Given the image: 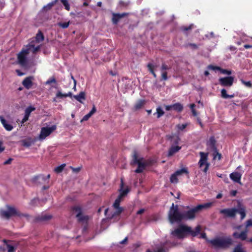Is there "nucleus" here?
I'll list each match as a JSON object with an SVG mask.
<instances>
[{
	"mask_svg": "<svg viewBox=\"0 0 252 252\" xmlns=\"http://www.w3.org/2000/svg\"><path fill=\"white\" fill-rule=\"evenodd\" d=\"M200 238H203L206 241L211 244L215 249H226L233 245V240L230 237H217L215 239L209 240L205 232L200 235Z\"/></svg>",
	"mask_w": 252,
	"mask_h": 252,
	"instance_id": "obj_1",
	"label": "nucleus"
},
{
	"mask_svg": "<svg viewBox=\"0 0 252 252\" xmlns=\"http://www.w3.org/2000/svg\"><path fill=\"white\" fill-rule=\"evenodd\" d=\"M168 218L171 223H179L189 219V210L181 211L177 205L172 203L168 213Z\"/></svg>",
	"mask_w": 252,
	"mask_h": 252,
	"instance_id": "obj_2",
	"label": "nucleus"
},
{
	"mask_svg": "<svg viewBox=\"0 0 252 252\" xmlns=\"http://www.w3.org/2000/svg\"><path fill=\"white\" fill-rule=\"evenodd\" d=\"M35 42L34 40L32 41L18 54V63L21 66H26L27 65V56L31 52L35 54L39 50L40 46L39 45L35 46Z\"/></svg>",
	"mask_w": 252,
	"mask_h": 252,
	"instance_id": "obj_3",
	"label": "nucleus"
},
{
	"mask_svg": "<svg viewBox=\"0 0 252 252\" xmlns=\"http://www.w3.org/2000/svg\"><path fill=\"white\" fill-rule=\"evenodd\" d=\"M7 210L6 211L1 210L0 211V215L2 217L6 219L9 218L12 216H17L20 217H25L29 219V215L27 214H22L17 211L15 208L7 206Z\"/></svg>",
	"mask_w": 252,
	"mask_h": 252,
	"instance_id": "obj_4",
	"label": "nucleus"
},
{
	"mask_svg": "<svg viewBox=\"0 0 252 252\" xmlns=\"http://www.w3.org/2000/svg\"><path fill=\"white\" fill-rule=\"evenodd\" d=\"M135 164L138 165V168L135 170V172L140 173L143 172L145 167L149 164V163L143 158H138L136 154L135 153L133 156L131 164Z\"/></svg>",
	"mask_w": 252,
	"mask_h": 252,
	"instance_id": "obj_5",
	"label": "nucleus"
},
{
	"mask_svg": "<svg viewBox=\"0 0 252 252\" xmlns=\"http://www.w3.org/2000/svg\"><path fill=\"white\" fill-rule=\"evenodd\" d=\"M189 233V227L184 225H180L178 228L172 231L171 233L174 237L182 239Z\"/></svg>",
	"mask_w": 252,
	"mask_h": 252,
	"instance_id": "obj_6",
	"label": "nucleus"
},
{
	"mask_svg": "<svg viewBox=\"0 0 252 252\" xmlns=\"http://www.w3.org/2000/svg\"><path fill=\"white\" fill-rule=\"evenodd\" d=\"M212 204V202H207L202 204H199L192 208H190V220L193 219L195 218V214L198 213L202 210L210 208Z\"/></svg>",
	"mask_w": 252,
	"mask_h": 252,
	"instance_id": "obj_7",
	"label": "nucleus"
},
{
	"mask_svg": "<svg viewBox=\"0 0 252 252\" xmlns=\"http://www.w3.org/2000/svg\"><path fill=\"white\" fill-rule=\"evenodd\" d=\"M188 170L187 168H183L180 170H178L173 174L170 178V182L172 183L176 184L178 182V180L182 177L188 176Z\"/></svg>",
	"mask_w": 252,
	"mask_h": 252,
	"instance_id": "obj_8",
	"label": "nucleus"
},
{
	"mask_svg": "<svg viewBox=\"0 0 252 252\" xmlns=\"http://www.w3.org/2000/svg\"><path fill=\"white\" fill-rule=\"evenodd\" d=\"M124 186V182L123 179H121V189L120 191L121 193L119 195L118 197L115 200V202L113 204V207L115 209H118L119 208H122L120 207V202L124 196L126 195V194L128 192L129 189H125L123 190V188Z\"/></svg>",
	"mask_w": 252,
	"mask_h": 252,
	"instance_id": "obj_9",
	"label": "nucleus"
},
{
	"mask_svg": "<svg viewBox=\"0 0 252 252\" xmlns=\"http://www.w3.org/2000/svg\"><path fill=\"white\" fill-rule=\"evenodd\" d=\"M200 159L199 161V164L200 168H202L204 166V168L202 169L204 172H206L208 169L210 164L207 162L208 153L204 152H200Z\"/></svg>",
	"mask_w": 252,
	"mask_h": 252,
	"instance_id": "obj_10",
	"label": "nucleus"
},
{
	"mask_svg": "<svg viewBox=\"0 0 252 252\" xmlns=\"http://www.w3.org/2000/svg\"><path fill=\"white\" fill-rule=\"evenodd\" d=\"M56 128L57 126L55 125H53L50 127L47 126L42 127L39 135V139L41 140L44 139L46 137L53 132Z\"/></svg>",
	"mask_w": 252,
	"mask_h": 252,
	"instance_id": "obj_11",
	"label": "nucleus"
},
{
	"mask_svg": "<svg viewBox=\"0 0 252 252\" xmlns=\"http://www.w3.org/2000/svg\"><path fill=\"white\" fill-rule=\"evenodd\" d=\"M73 212L76 214V217L79 222L83 223L87 222L89 219L88 216L82 214L81 208L79 206H75L73 209Z\"/></svg>",
	"mask_w": 252,
	"mask_h": 252,
	"instance_id": "obj_12",
	"label": "nucleus"
},
{
	"mask_svg": "<svg viewBox=\"0 0 252 252\" xmlns=\"http://www.w3.org/2000/svg\"><path fill=\"white\" fill-rule=\"evenodd\" d=\"M219 81L221 86L230 87L232 86L233 84L234 77L232 76H227L220 78Z\"/></svg>",
	"mask_w": 252,
	"mask_h": 252,
	"instance_id": "obj_13",
	"label": "nucleus"
},
{
	"mask_svg": "<svg viewBox=\"0 0 252 252\" xmlns=\"http://www.w3.org/2000/svg\"><path fill=\"white\" fill-rule=\"evenodd\" d=\"M220 213L223 215L224 218H234L237 213V209L233 208L221 209L220 211Z\"/></svg>",
	"mask_w": 252,
	"mask_h": 252,
	"instance_id": "obj_14",
	"label": "nucleus"
},
{
	"mask_svg": "<svg viewBox=\"0 0 252 252\" xmlns=\"http://www.w3.org/2000/svg\"><path fill=\"white\" fill-rule=\"evenodd\" d=\"M195 106L196 105L193 103L190 104V110L191 111L192 116L193 117L194 120L196 121L201 127H203V124L199 117V113L196 110Z\"/></svg>",
	"mask_w": 252,
	"mask_h": 252,
	"instance_id": "obj_15",
	"label": "nucleus"
},
{
	"mask_svg": "<svg viewBox=\"0 0 252 252\" xmlns=\"http://www.w3.org/2000/svg\"><path fill=\"white\" fill-rule=\"evenodd\" d=\"M123 211V208H119L118 209H116V211L112 213L111 215L108 216L107 219L112 222H116L118 221L120 219V215Z\"/></svg>",
	"mask_w": 252,
	"mask_h": 252,
	"instance_id": "obj_16",
	"label": "nucleus"
},
{
	"mask_svg": "<svg viewBox=\"0 0 252 252\" xmlns=\"http://www.w3.org/2000/svg\"><path fill=\"white\" fill-rule=\"evenodd\" d=\"M216 140L215 137L211 136L207 142V146L210 148L214 152H217Z\"/></svg>",
	"mask_w": 252,
	"mask_h": 252,
	"instance_id": "obj_17",
	"label": "nucleus"
},
{
	"mask_svg": "<svg viewBox=\"0 0 252 252\" xmlns=\"http://www.w3.org/2000/svg\"><path fill=\"white\" fill-rule=\"evenodd\" d=\"M183 106L179 103H176L172 105H166L165 109L167 111L174 110L177 112H180L183 110Z\"/></svg>",
	"mask_w": 252,
	"mask_h": 252,
	"instance_id": "obj_18",
	"label": "nucleus"
},
{
	"mask_svg": "<svg viewBox=\"0 0 252 252\" xmlns=\"http://www.w3.org/2000/svg\"><path fill=\"white\" fill-rule=\"evenodd\" d=\"M33 77L29 76L25 78L22 81V85L27 89H30L33 85Z\"/></svg>",
	"mask_w": 252,
	"mask_h": 252,
	"instance_id": "obj_19",
	"label": "nucleus"
},
{
	"mask_svg": "<svg viewBox=\"0 0 252 252\" xmlns=\"http://www.w3.org/2000/svg\"><path fill=\"white\" fill-rule=\"evenodd\" d=\"M208 68L210 69H212L213 70H217L220 71V72L224 74H227V75H230L232 73V72L231 70H229L225 69H222L221 67L219 66H214L213 65H209L208 66Z\"/></svg>",
	"mask_w": 252,
	"mask_h": 252,
	"instance_id": "obj_20",
	"label": "nucleus"
},
{
	"mask_svg": "<svg viewBox=\"0 0 252 252\" xmlns=\"http://www.w3.org/2000/svg\"><path fill=\"white\" fill-rule=\"evenodd\" d=\"M241 174L238 172H234L230 174V178L234 182L241 184Z\"/></svg>",
	"mask_w": 252,
	"mask_h": 252,
	"instance_id": "obj_21",
	"label": "nucleus"
},
{
	"mask_svg": "<svg viewBox=\"0 0 252 252\" xmlns=\"http://www.w3.org/2000/svg\"><path fill=\"white\" fill-rule=\"evenodd\" d=\"M52 218V215L49 214H42L36 218L37 221L46 222L50 220Z\"/></svg>",
	"mask_w": 252,
	"mask_h": 252,
	"instance_id": "obj_22",
	"label": "nucleus"
},
{
	"mask_svg": "<svg viewBox=\"0 0 252 252\" xmlns=\"http://www.w3.org/2000/svg\"><path fill=\"white\" fill-rule=\"evenodd\" d=\"M34 181L39 184H45L47 183V178H45V176L43 175H40L34 178Z\"/></svg>",
	"mask_w": 252,
	"mask_h": 252,
	"instance_id": "obj_23",
	"label": "nucleus"
},
{
	"mask_svg": "<svg viewBox=\"0 0 252 252\" xmlns=\"http://www.w3.org/2000/svg\"><path fill=\"white\" fill-rule=\"evenodd\" d=\"M0 120L2 125L6 130L8 131H11L12 130L13 128V126L11 125L8 124L6 120L3 118V117L0 116Z\"/></svg>",
	"mask_w": 252,
	"mask_h": 252,
	"instance_id": "obj_24",
	"label": "nucleus"
},
{
	"mask_svg": "<svg viewBox=\"0 0 252 252\" xmlns=\"http://www.w3.org/2000/svg\"><path fill=\"white\" fill-rule=\"evenodd\" d=\"M181 147L178 146H172L171 148L169 149L168 157H171L177 153L180 149Z\"/></svg>",
	"mask_w": 252,
	"mask_h": 252,
	"instance_id": "obj_25",
	"label": "nucleus"
},
{
	"mask_svg": "<svg viewBox=\"0 0 252 252\" xmlns=\"http://www.w3.org/2000/svg\"><path fill=\"white\" fill-rule=\"evenodd\" d=\"M200 230L201 226L200 225H197L194 229H192L190 227V235L192 237H195L200 234Z\"/></svg>",
	"mask_w": 252,
	"mask_h": 252,
	"instance_id": "obj_26",
	"label": "nucleus"
},
{
	"mask_svg": "<svg viewBox=\"0 0 252 252\" xmlns=\"http://www.w3.org/2000/svg\"><path fill=\"white\" fill-rule=\"evenodd\" d=\"M168 139L171 141V142L173 144H177L180 140L179 137L176 135H171L167 136Z\"/></svg>",
	"mask_w": 252,
	"mask_h": 252,
	"instance_id": "obj_27",
	"label": "nucleus"
},
{
	"mask_svg": "<svg viewBox=\"0 0 252 252\" xmlns=\"http://www.w3.org/2000/svg\"><path fill=\"white\" fill-rule=\"evenodd\" d=\"M73 97L77 101L82 103V100L85 99V93L83 92H81L78 95H74Z\"/></svg>",
	"mask_w": 252,
	"mask_h": 252,
	"instance_id": "obj_28",
	"label": "nucleus"
},
{
	"mask_svg": "<svg viewBox=\"0 0 252 252\" xmlns=\"http://www.w3.org/2000/svg\"><path fill=\"white\" fill-rule=\"evenodd\" d=\"M237 213L240 214L241 220H243L246 217V209L244 207H240L239 209H237Z\"/></svg>",
	"mask_w": 252,
	"mask_h": 252,
	"instance_id": "obj_29",
	"label": "nucleus"
},
{
	"mask_svg": "<svg viewBox=\"0 0 252 252\" xmlns=\"http://www.w3.org/2000/svg\"><path fill=\"white\" fill-rule=\"evenodd\" d=\"M248 232V230L247 228L245 230L242 231L239 235V239L242 241L246 240L247 238Z\"/></svg>",
	"mask_w": 252,
	"mask_h": 252,
	"instance_id": "obj_30",
	"label": "nucleus"
},
{
	"mask_svg": "<svg viewBox=\"0 0 252 252\" xmlns=\"http://www.w3.org/2000/svg\"><path fill=\"white\" fill-rule=\"evenodd\" d=\"M44 40V36L43 33L41 31H39L36 34L35 37V41L39 43Z\"/></svg>",
	"mask_w": 252,
	"mask_h": 252,
	"instance_id": "obj_31",
	"label": "nucleus"
},
{
	"mask_svg": "<svg viewBox=\"0 0 252 252\" xmlns=\"http://www.w3.org/2000/svg\"><path fill=\"white\" fill-rule=\"evenodd\" d=\"M56 96L57 97H60V98L66 97L67 96L71 97L72 93L71 92H69L67 94H62L61 92L59 91L56 94Z\"/></svg>",
	"mask_w": 252,
	"mask_h": 252,
	"instance_id": "obj_32",
	"label": "nucleus"
},
{
	"mask_svg": "<svg viewBox=\"0 0 252 252\" xmlns=\"http://www.w3.org/2000/svg\"><path fill=\"white\" fill-rule=\"evenodd\" d=\"M145 104V101L143 100H139L135 104V108L136 109H139L142 108Z\"/></svg>",
	"mask_w": 252,
	"mask_h": 252,
	"instance_id": "obj_33",
	"label": "nucleus"
},
{
	"mask_svg": "<svg viewBox=\"0 0 252 252\" xmlns=\"http://www.w3.org/2000/svg\"><path fill=\"white\" fill-rule=\"evenodd\" d=\"M34 110H35V108H34L33 107L29 106V107H27L25 111V115L29 117L31 112L32 111H34Z\"/></svg>",
	"mask_w": 252,
	"mask_h": 252,
	"instance_id": "obj_34",
	"label": "nucleus"
},
{
	"mask_svg": "<svg viewBox=\"0 0 252 252\" xmlns=\"http://www.w3.org/2000/svg\"><path fill=\"white\" fill-rule=\"evenodd\" d=\"M147 67L148 68V69L149 70V71L153 75L154 77L155 78H156L157 77V75L155 73L154 70H153V63H149L148 64H147Z\"/></svg>",
	"mask_w": 252,
	"mask_h": 252,
	"instance_id": "obj_35",
	"label": "nucleus"
},
{
	"mask_svg": "<svg viewBox=\"0 0 252 252\" xmlns=\"http://www.w3.org/2000/svg\"><path fill=\"white\" fill-rule=\"evenodd\" d=\"M233 252H246V251L242 248L241 244H238L234 248Z\"/></svg>",
	"mask_w": 252,
	"mask_h": 252,
	"instance_id": "obj_36",
	"label": "nucleus"
},
{
	"mask_svg": "<svg viewBox=\"0 0 252 252\" xmlns=\"http://www.w3.org/2000/svg\"><path fill=\"white\" fill-rule=\"evenodd\" d=\"M65 166V164H63L56 167L54 169V171L56 173H61L63 170Z\"/></svg>",
	"mask_w": 252,
	"mask_h": 252,
	"instance_id": "obj_37",
	"label": "nucleus"
},
{
	"mask_svg": "<svg viewBox=\"0 0 252 252\" xmlns=\"http://www.w3.org/2000/svg\"><path fill=\"white\" fill-rule=\"evenodd\" d=\"M57 0H55L54 1L49 3L47 5L44 6L43 8L46 10L50 9L53 6H54L57 2Z\"/></svg>",
	"mask_w": 252,
	"mask_h": 252,
	"instance_id": "obj_38",
	"label": "nucleus"
},
{
	"mask_svg": "<svg viewBox=\"0 0 252 252\" xmlns=\"http://www.w3.org/2000/svg\"><path fill=\"white\" fill-rule=\"evenodd\" d=\"M69 24H70L69 21H68L67 22H64V23L60 22V23H58V25L59 27L62 28L63 29H66L69 26Z\"/></svg>",
	"mask_w": 252,
	"mask_h": 252,
	"instance_id": "obj_39",
	"label": "nucleus"
},
{
	"mask_svg": "<svg viewBox=\"0 0 252 252\" xmlns=\"http://www.w3.org/2000/svg\"><path fill=\"white\" fill-rule=\"evenodd\" d=\"M63 4L64 6L65 9L67 11L70 10V5L67 0H60Z\"/></svg>",
	"mask_w": 252,
	"mask_h": 252,
	"instance_id": "obj_40",
	"label": "nucleus"
},
{
	"mask_svg": "<svg viewBox=\"0 0 252 252\" xmlns=\"http://www.w3.org/2000/svg\"><path fill=\"white\" fill-rule=\"evenodd\" d=\"M164 112L162 110V109L160 107H158L157 108L156 114H157V117L158 118H160L164 114Z\"/></svg>",
	"mask_w": 252,
	"mask_h": 252,
	"instance_id": "obj_41",
	"label": "nucleus"
},
{
	"mask_svg": "<svg viewBox=\"0 0 252 252\" xmlns=\"http://www.w3.org/2000/svg\"><path fill=\"white\" fill-rule=\"evenodd\" d=\"M221 96L223 98H228V94H227V91L225 89H222L221 90Z\"/></svg>",
	"mask_w": 252,
	"mask_h": 252,
	"instance_id": "obj_42",
	"label": "nucleus"
},
{
	"mask_svg": "<svg viewBox=\"0 0 252 252\" xmlns=\"http://www.w3.org/2000/svg\"><path fill=\"white\" fill-rule=\"evenodd\" d=\"M116 14H117V13H113L112 22L114 24H117L120 19V18H118V17L115 15Z\"/></svg>",
	"mask_w": 252,
	"mask_h": 252,
	"instance_id": "obj_43",
	"label": "nucleus"
},
{
	"mask_svg": "<svg viewBox=\"0 0 252 252\" xmlns=\"http://www.w3.org/2000/svg\"><path fill=\"white\" fill-rule=\"evenodd\" d=\"M6 246L7 248L8 252H14L16 250V248L15 247H14L13 246H12L8 244H6Z\"/></svg>",
	"mask_w": 252,
	"mask_h": 252,
	"instance_id": "obj_44",
	"label": "nucleus"
},
{
	"mask_svg": "<svg viewBox=\"0 0 252 252\" xmlns=\"http://www.w3.org/2000/svg\"><path fill=\"white\" fill-rule=\"evenodd\" d=\"M241 82L243 84L245 85L246 86L249 88L252 87V84L251 81H245L244 80H241Z\"/></svg>",
	"mask_w": 252,
	"mask_h": 252,
	"instance_id": "obj_45",
	"label": "nucleus"
},
{
	"mask_svg": "<svg viewBox=\"0 0 252 252\" xmlns=\"http://www.w3.org/2000/svg\"><path fill=\"white\" fill-rule=\"evenodd\" d=\"M23 145L25 147H30L32 145V142L31 141H28V140H23L22 141Z\"/></svg>",
	"mask_w": 252,
	"mask_h": 252,
	"instance_id": "obj_46",
	"label": "nucleus"
},
{
	"mask_svg": "<svg viewBox=\"0 0 252 252\" xmlns=\"http://www.w3.org/2000/svg\"><path fill=\"white\" fill-rule=\"evenodd\" d=\"M52 83H56V80L54 77H52L49 79L45 83L46 85H50Z\"/></svg>",
	"mask_w": 252,
	"mask_h": 252,
	"instance_id": "obj_47",
	"label": "nucleus"
},
{
	"mask_svg": "<svg viewBox=\"0 0 252 252\" xmlns=\"http://www.w3.org/2000/svg\"><path fill=\"white\" fill-rule=\"evenodd\" d=\"M214 158H218L219 160H220L221 158V155L219 153L217 150V152H214Z\"/></svg>",
	"mask_w": 252,
	"mask_h": 252,
	"instance_id": "obj_48",
	"label": "nucleus"
},
{
	"mask_svg": "<svg viewBox=\"0 0 252 252\" xmlns=\"http://www.w3.org/2000/svg\"><path fill=\"white\" fill-rule=\"evenodd\" d=\"M170 68V67L169 66H168L164 63H163L161 67V71H165V70L169 69Z\"/></svg>",
	"mask_w": 252,
	"mask_h": 252,
	"instance_id": "obj_49",
	"label": "nucleus"
},
{
	"mask_svg": "<svg viewBox=\"0 0 252 252\" xmlns=\"http://www.w3.org/2000/svg\"><path fill=\"white\" fill-rule=\"evenodd\" d=\"M161 77L162 79L164 80H167V73L166 71H161Z\"/></svg>",
	"mask_w": 252,
	"mask_h": 252,
	"instance_id": "obj_50",
	"label": "nucleus"
},
{
	"mask_svg": "<svg viewBox=\"0 0 252 252\" xmlns=\"http://www.w3.org/2000/svg\"><path fill=\"white\" fill-rule=\"evenodd\" d=\"M250 226H252V220L249 219L248 220H247L246 223V228H247L248 227Z\"/></svg>",
	"mask_w": 252,
	"mask_h": 252,
	"instance_id": "obj_51",
	"label": "nucleus"
},
{
	"mask_svg": "<svg viewBox=\"0 0 252 252\" xmlns=\"http://www.w3.org/2000/svg\"><path fill=\"white\" fill-rule=\"evenodd\" d=\"M92 116H91V115L90 114H88L86 115H85L83 119H82L81 121H87Z\"/></svg>",
	"mask_w": 252,
	"mask_h": 252,
	"instance_id": "obj_52",
	"label": "nucleus"
},
{
	"mask_svg": "<svg viewBox=\"0 0 252 252\" xmlns=\"http://www.w3.org/2000/svg\"><path fill=\"white\" fill-rule=\"evenodd\" d=\"M127 15V13H123L122 14H119V13H117V14H116L115 15L118 16V18H122L124 17H125V16H126Z\"/></svg>",
	"mask_w": 252,
	"mask_h": 252,
	"instance_id": "obj_53",
	"label": "nucleus"
},
{
	"mask_svg": "<svg viewBox=\"0 0 252 252\" xmlns=\"http://www.w3.org/2000/svg\"><path fill=\"white\" fill-rule=\"evenodd\" d=\"M199 45H196L195 44H190V47L193 49H198Z\"/></svg>",
	"mask_w": 252,
	"mask_h": 252,
	"instance_id": "obj_54",
	"label": "nucleus"
},
{
	"mask_svg": "<svg viewBox=\"0 0 252 252\" xmlns=\"http://www.w3.org/2000/svg\"><path fill=\"white\" fill-rule=\"evenodd\" d=\"M96 108L94 105L92 110L89 113V114H90L91 116H92L96 112Z\"/></svg>",
	"mask_w": 252,
	"mask_h": 252,
	"instance_id": "obj_55",
	"label": "nucleus"
},
{
	"mask_svg": "<svg viewBox=\"0 0 252 252\" xmlns=\"http://www.w3.org/2000/svg\"><path fill=\"white\" fill-rule=\"evenodd\" d=\"M240 235V233H239L237 232H235L233 233V237L236 239H239V235Z\"/></svg>",
	"mask_w": 252,
	"mask_h": 252,
	"instance_id": "obj_56",
	"label": "nucleus"
},
{
	"mask_svg": "<svg viewBox=\"0 0 252 252\" xmlns=\"http://www.w3.org/2000/svg\"><path fill=\"white\" fill-rule=\"evenodd\" d=\"M29 116L25 115L23 119L22 120V124H24L29 119Z\"/></svg>",
	"mask_w": 252,
	"mask_h": 252,
	"instance_id": "obj_57",
	"label": "nucleus"
},
{
	"mask_svg": "<svg viewBox=\"0 0 252 252\" xmlns=\"http://www.w3.org/2000/svg\"><path fill=\"white\" fill-rule=\"evenodd\" d=\"M187 125L182 124V125H179L178 126L179 128L181 130H183L186 127Z\"/></svg>",
	"mask_w": 252,
	"mask_h": 252,
	"instance_id": "obj_58",
	"label": "nucleus"
},
{
	"mask_svg": "<svg viewBox=\"0 0 252 252\" xmlns=\"http://www.w3.org/2000/svg\"><path fill=\"white\" fill-rule=\"evenodd\" d=\"M237 193V191L236 190H232L230 192V194L231 196H235Z\"/></svg>",
	"mask_w": 252,
	"mask_h": 252,
	"instance_id": "obj_59",
	"label": "nucleus"
},
{
	"mask_svg": "<svg viewBox=\"0 0 252 252\" xmlns=\"http://www.w3.org/2000/svg\"><path fill=\"white\" fill-rule=\"evenodd\" d=\"M145 211V210L144 209H141L139 211H137V214L138 215H141L143 214Z\"/></svg>",
	"mask_w": 252,
	"mask_h": 252,
	"instance_id": "obj_60",
	"label": "nucleus"
},
{
	"mask_svg": "<svg viewBox=\"0 0 252 252\" xmlns=\"http://www.w3.org/2000/svg\"><path fill=\"white\" fill-rule=\"evenodd\" d=\"M12 161V158H9L8 159H7V160H6L4 162V164H10L11 163Z\"/></svg>",
	"mask_w": 252,
	"mask_h": 252,
	"instance_id": "obj_61",
	"label": "nucleus"
},
{
	"mask_svg": "<svg viewBox=\"0 0 252 252\" xmlns=\"http://www.w3.org/2000/svg\"><path fill=\"white\" fill-rule=\"evenodd\" d=\"M244 47L246 49L252 48V45L245 44Z\"/></svg>",
	"mask_w": 252,
	"mask_h": 252,
	"instance_id": "obj_62",
	"label": "nucleus"
},
{
	"mask_svg": "<svg viewBox=\"0 0 252 252\" xmlns=\"http://www.w3.org/2000/svg\"><path fill=\"white\" fill-rule=\"evenodd\" d=\"M229 49L230 51H234L235 50H236V48L233 46H230L229 47Z\"/></svg>",
	"mask_w": 252,
	"mask_h": 252,
	"instance_id": "obj_63",
	"label": "nucleus"
},
{
	"mask_svg": "<svg viewBox=\"0 0 252 252\" xmlns=\"http://www.w3.org/2000/svg\"><path fill=\"white\" fill-rule=\"evenodd\" d=\"M5 248L4 247L0 246V252H5Z\"/></svg>",
	"mask_w": 252,
	"mask_h": 252,
	"instance_id": "obj_64",
	"label": "nucleus"
}]
</instances>
